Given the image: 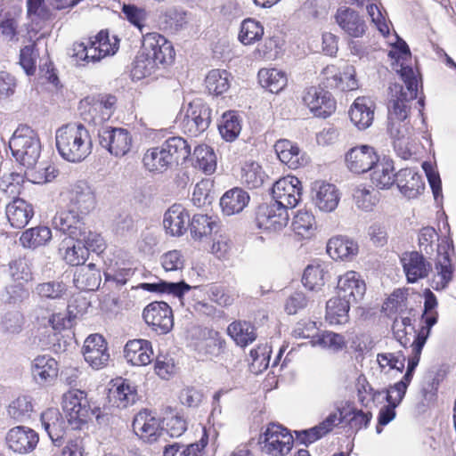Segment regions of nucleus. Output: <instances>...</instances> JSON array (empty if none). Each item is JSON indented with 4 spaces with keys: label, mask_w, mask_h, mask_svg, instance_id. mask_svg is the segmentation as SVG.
<instances>
[{
    "label": "nucleus",
    "mask_w": 456,
    "mask_h": 456,
    "mask_svg": "<svg viewBox=\"0 0 456 456\" xmlns=\"http://www.w3.org/2000/svg\"><path fill=\"white\" fill-rule=\"evenodd\" d=\"M396 42L389 51L393 69L403 79V86L395 83L390 86L391 99L388 105V131L397 156L408 159L412 154V128L405 119L408 117V102L417 97L418 81L411 66V55L407 44L397 36Z\"/></svg>",
    "instance_id": "obj_1"
},
{
    "label": "nucleus",
    "mask_w": 456,
    "mask_h": 456,
    "mask_svg": "<svg viewBox=\"0 0 456 456\" xmlns=\"http://www.w3.org/2000/svg\"><path fill=\"white\" fill-rule=\"evenodd\" d=\"M55 142L59 154L69 162H81L92 152L90 134L82 124L61 126L55 133Z\"/></svg>",
    "instance_id": "obj_2"
},
{
    "label": "nucleus",
    "mask_w": 456,
    "mask_h": 456,
    "mask_svg": "<svg viewBox=\"0 0 456 456\" xmlns=\"http://www.w3.org/2000/svg\"><path fill=\"white\" fill-rule=\"evenodd\" d=\"M190 154V145L184 139L171 137L160 146L147 150L142 162L150 172L163 173L174 163L187 159Z\"/></svg>",
    "instance_id": "obj_3"
},
{
    "label": "nucleus",
    "mask_w": 456,
    "mask_h": 456,
    "mask_svg": "<svg viewBox=\"0 0 456 456\" xmlns=\"http://www.w3.org/2000/svg\"><path fill=\"white\" fill-rule=\"evenodd\" d=\"M118 44L117 37H110L109 32L102 30L86 43H74L70 57L81 65L97 62L106 56L113 55L118 49Z\"/></svg>",
    "instance_id": "obj_4"
},
{
    "label": "nucleus",
    "mask_w": 456,
    "mask_h": 456,
    "mask_svg": "<svg viewBox=\"0 0 456 456\" xmlns=\"http://www.w3.org/2000/svg\"><path fill=\"white\" fill-rule=\"evenodd\" d=\"M9 147L20 165L26 168L36 167L41 154V142L32 128L19 126L9 141Z\"/></svg>",
    "instance_id": "obj_5"
},
{
    "label": "nucleus",
    "mask_w": 456,
    "mask_h": 456,
    "mask_svg": "<svg viewBox=\"0 0 456 456\" xmlns=\"http://www.w3.org/2000/svg\"><path fill=\"white\" fill-rule=\"evenodd\" d=\"M62 408L73 429H80L92 414L86 392L78 389L69 390L63 395Z\"/></svg>",
    "instance_id": "obj_6"
},
{
    "label": "nucleus",
    "mask_w": 456,
    "mask_h": 456,
    "mask_svg": "<svg viewBox=\"0 0 456 456\" xmlns=\"http://www.w3.org/2000/svg\"><path fill=\"white\" fill-rule=\"evenodd\" d=\"M438 302L435 294L428 289L424 291V310L420 318V328L416 331V336L411 343V351L421 354L422 349L430 335L432 327L437 323Z\"/></svg>",
    "instance_id": "obj_7"
},
{
    "label": "nucleus",
    "mask_w": 456,
    "mask_h": 456,
    "mask_svg": "<svg viewBox=\"0 0 456 456\" xmlns=\"http://www.w3.org/2000/svg\"><path fill=\"white\" fill-rule=\"evenodd\" d=\"M262 450L272 456H282L292 448L293 436L284 427L271 423L261 436Z\"/></svg>",
    "instance_id": "obj_8"
},
{
    "label": "nucleus",
    "mask_w": 456,
    "mask_h": 456,
    "mask_svg": "<svg viewBox=\"0 0 456 456\" xmlns=\"http://www.w3.org/2000/svg\"><path fill=\"white\" fill-rule=\"evenodd\" d=\"M210 122V108L201 102L195 101L189 103L182 120V127L185 134L196 137L208 129Z\"/></svg>",
    "instance_id": "obj_9"
},
{
    "label": "nucleus",
    "mask_w": 456,
    "mask_h": 456,
    "mask_svg": "<svg viewBox=\"0 0 456 456\" xmlns=\"http://www.w3.org/2000/svg\"><path fill=\"white\" fill-rule=\"evenodd\" d=\"M288 208L273 201L259 206L256 212L258 228L277 232L285 228L289 223Z\"/></svg>",
    "instance_id": "obj_10"
},
{
    "label": "nucleus",
    "mask_w": 456,
    "mask_h": 456,
    "mask_svg": "<svg viewBox=\"0 0 456 456\" xmlns=\"http://www.w3.org/2000/svg\"><path fill=\"white\" fill-rule=\"evenodd\" d=\"M321 77L327 87L340 91H352L358 88L355 69L352 65L345 64L343 67L328 65L322 70Z\"/></svg>",
    "instance_id": "obj_11"
},
{
    "label": "nucleus",
    "mask_w": 456,
    "mask_h": 456,
    "mask_svg": "<svg viewBox=\"0 0 456 456\" xmlns=\"http://www.w3.org/2000/svg\"><path fill=\"white\" fill-rule=\"evenodd\" d=\"M100 144L115 157L126 155L133 145L130 132L125 128L104 127L99 132Z\"/></svg>",
    "instance_id": "obj_12"
},
{
    "label": "nucleus",
    "mask_w": 456,
    "mask_h": 456,
    "mask_svg": "<svg viewBox=\"0 0 456 456\" xmlns=\"http://www.w3.org/2000/svg\"><path fill=\"white\" fill-rule=\"evenodd\" d=\"M272 195L273 202L288 209L293 208L301 200V182L293 175L282 177L273 184Z\"/></svg>",
    "instance_id": "obj_13"
},
{
    "label": "nucleus",
    "mask_w": 456,
    "mask_h": 456,
    "mask_svg": "<svg viewBox=\"0 0 456 456\" xmlns=\"http://www.w3.org/2000/svg\"><path fill=\"white\" fill-rule=\"evenodd\" d=\"M145 322L159 334L168 333L174 326L171 307L163 301L149 304L142 312Z\"/></svg>",
    "instance_id": "obj_14"
},
{
    "label": "nucleus",
    "mask_w": 456,
    "mask_h": 456,
    "mask_svg": "<svg viewBox=\"0 0 456 456\" xmlns=\"http://www.w3.org/2000/svg\"><path fill=\"white\" fill-rule=\"evenodd\" d=\"M141 50L153 58L159 65L169 64L175 58L171 42L156 32L143 35Z\"/></svg>",
    "instance_id": "obj_15"
},
{
    "label": "nucleus",
    "mask_w": 456,
    "mask_h": 456,
    "mask_svg": "<svg viewBox=\"0 0 456 456\" xmlns=\"http://www.w3.org/2000/svg\"><path fill=\"white\" fill-rule=\"evenodd\" d=\"M69 208L82 216L89 214L96 207V196L93 187L85 181H77L68 191Z\"/></svg>",
    "instance_id": "obj_16"
},
{
    "label": "nucleus",
    "mask_w": 456,
    "mask_h": 456,
    "mask_svg": "<svg viewBox=\"0 0 456 456\" xmlns=\"http://www.w3.org/2000/svg\"><path fill=\"white\" fill-rule=\"evenodd\" d=\"M133 430L140 439L149 444L156 442L164 434L159 419L146 409L140 411L134 416Z\"/></svg>",
    "instance_id": "obj_17"
},
{
    "label": "nucleus",
    "mask_w": 456,
    "mask_h": 456,
    "mask_svg": "<svg viewBox=\"0 0 456 456\" xmlns=\"http://www.w3.org/2000/svg\"><path fill=\"white\" fill-rule=\"evenodd\" d=\"M303 102L316 117L327 118L336 110L331 94L322 88L312 86L304 92Z\"/></svg>",
    "instance_id": "obj_18"
},
{
    "label": "nucleus",
    "mask_w": 456,
    "mask_h": 456,
    "mask_svg": "<svg viewBox=\"0 0 456 456\" xmlns=\"http://www.w3.org/2000/svg\"><path fill=\"white\" fill-rule=\"evenodd\" d=\"M7 447L19 454L32 452L38 442V434L32 428L25 426H17L11 428L5 437Z\"/></svg>",
    "instance_id": "obj_19"
},
{
    "label": "nucleus",
    "mask_w": 456,
    "mask_h": 456,
    "mask_svg": "<svg viewBox=\"0 0 456 456\" xmlns=\"http://www.w3.org/2000/svg\"><path fill=\"white\" fill-rule=\"evenodd\" d=\"M400 263L408 283H416L428 276L432 265L426 257L417 251L403 252Z\"/></svg>",
    "instance_id": "obj_20"
},
{
    "label": "nucleus",
    "mask_w": 456,
    "mask_h": 456,
    "mask_svg": "<svg viewBox=\"0 0 456 456\" xmlns=\"http://www.w3.org/2000/svg\"><path fill=\"white\" fill-rule=\"evenodd\" d=\"M82 352L85 361L94 370L104 368L110 360L107 343L99 334H92L86 338Z\"/></svg>",
    "instance_id": "obj_21"
},
{
    "label": "nucleus",
    "mask_w": 456,
    "mask_h": 456,
    "mask_svg": "<svg viewBox=\"0 0 456 456\" xmlns=\"http://www.w3.org/2000/svg\"><path fill=\"white\" fill-rule=\"evenodd\" d=\"M312 200L320 211L330 213L337 208L340 192L332 183L315 181L312 186Z\"/></svg>",
    "instance_id": "obj_22"
},
{
    "label": "nucleus",
    "mask_w": 456,
    "mask_h": 456,
    "mask_svg": "<svg viewBox=\"0 0 456 456\" xmlns=\"http://www.w3.org/2000/svg\"><path fill=\"white\" fill-rule=\"evenodd\" d=\"M378 159L374 148L369 145L354 147L346 152L345 157L347 168L355 174L370 170Z\"/></svg>",
    "instance_id": "obj_23"
},
{
    "label": "nucleus",
    "mask_w": 456,
    "mask_h": 456,
    "mask_svg": "<svg viewBox=\"0 0 456 456\" xmlns=\"http://www.w3.org/2000/svg\"><path fill=\"white\" fill-rule=\"evenodd\" d=\"M110 401L118 408L125 409L134 404L139 396L136 386L129 379L118 378L110 388Z\"/></svg>",
    "instance_id": "obj_24"
},
{
    "label": "nucleus",
    "mask_w": 456,
    "mask_h": 456,
    "mask_svg": "<svg viewBox=\"0 0 456 456\" xmlns=\"http://www.w3.org/2000/svg\"><path fill=\"white\" fill-rule=\"evenodd\" d=\"M366 291V285L360 274L356 272L349 271L340 275L338 281V295L351 303H356L361 300Z\"/></svg>",
    "instance_id": "obj_25"
},
{
    "label": "nucleus",
    "mask_w": 456,
    "mask_h": 456,
    "mask_svg": "<svg viewBox=\"0 0 456 456\" xmlns=\"http://www.w3.org/2000/svg\"><path fill=\"white\" fill-rule=\"evenodd\" d=\"M375 102L367 96L357 97L349 110L352 123L360 130L370 127L374 119Z\"/></svg>",
    "instance_id": "obj_26"
},
{
    "label": "nucleus",
    "mask_w": 456,
    "mask_h": 456,
    "mask_svg": "<svg viewBox=\"0 0 456 456\" xmlns=\"http://www.w3.org/2000/svg\"><path fill=\"white\" fill-rule=\"evenodd\" d=\"M420 355L421 354H417L416 352L411 351V355L409 357L408 366L404 376L400 381L390 386L387 389L386 399L387 403L395 406H398L401 403L405 395L408 386L412 379L413 372L419 362Z\"/></svg>",
    "instance_id": "obj_27"
},
{
    "label": "nucleus",
    "mask_w": 456,
    "mask_h": 456,
    "mask_svg": "<svg viewBox=\"0 0 456 456\" xmlns=\"http://www.w3.org/2000/svg\"><path fill=\"white\" fill-rule=\"evenodd\" d=\"M189 224L190 215L182 205H173L164 215L163 226L167 233L172 236L183 235L187 231Z\"/></svg>",
    "instance_id": "obj_28"
},
{
    "label": "nucleus",
    "mask_w": 456,
    "mask_h": 456,
    "mask_svg": "<svg viewBox=\"0 0 456 456\" xmlns=\"http://www.w3.org/2000/svg\"><path fill=\"white\" fill-rule=\"evenodd\" d=\"M124 355L132 365L145 366L153 358L151 342L146 339L129 340L125 346Z\"/></svg>",
    "instance_id": "obj_29"
},
{
    "label": "nucleus",
    "mask_w": 456,
    "mask_h": 456,
    "mask_svg": "<svg viewBox=\"0 0 456 456\" xmlns=\"http://www.w3.org/2000/svg\"><path fill=\"white\" fill-rule=\"evenodd\" d=\"M41 424L52 442L60 446L65 433V420L56 408H50L42 412L40 417Z\"/></svg>",
    "instance_id": "obj_30"
},
{
    "label": "nucleus",
    "mask_w": 456,
    "mask_h": 456,
    "mask_svg": "<svg viewBox=\"0 0 456 456\" xmlns=\"http://www.w3.org/2000/svg\"><path fill=\"white\" fill-rule=\"evenodd\" d=\"M83 216L69 208L67 210L60 211L54 216L53 225L55 229L69 234L70 238L75 240L85 225L82 221Z\"/></svg>",
    "instance_id": "obj_31"
},
{
    "label": "nucleus",
    "mask_w": 456,
    "mask_h": 456,
    "mask_svg": "<svg viewBox=\"0 0 456 456\" xmlns=\"http://www.w3.org/2000/svg\"><path fill=\"white\" fill-rule=\"evenodd\" d=\"M274 150L279 159L291 169H297L306 163L297 143L289 140H278L274 144Z\"/></svg>",
    "instance_id": "obj_32"
},
{
    "label": "nucleus",
    "mask_w": 456,
    "mask_h": 456,
    "mask_svg": "<svg viewBox=\"0 0 456 456\" xmlns=\"http://www.w3.org/2000/svg\"><path fill=\"white\" fill-rule=\"evenodd\" d=\"M395 182L400 191L409 199L417 197L424 190L421 175L411 168H402L396 174Z\"/></svg>",
    "instance_id": "obj_33"
},
{
    "label": "nucleus",
    "mask_w": 456,
    "mask_h": 456,
    "mask_svg": "<svg viewBox=\"0 0 456 456\" xmlns=\"http://www.w3.org/2000/svg\"><path fill=\"white\" fill-rule=\"evenodd\" d=\"M34 215L32 205L16 198L6 206V216L10 224L16 229L25 227Z\"/></svg>",
    "instance_id": "obj_34"
},
{
    "label": "nucleus",
    "mask_w": 456,
    "mask_h": 456,
    "mask_svg": "<svg viewBox=\"0 0 456 456\" xmlns=\"http://www.w3.org/2000/svg\"><path fill=\"white\" fill-rule=\"evenodd\" d=\"M336 20L339 27L351 37H359L365 32L364 20L352 9L339 8L336 14Z\"/></svg>",
    "instance_id": "obj_35"
},
{
    "label": "nucleus",
    "mask_w": 456,
    "mask_h": 456,
    "mask_svg": "<svg viewBox=\"0 0 456 456\" xmlns=\"http://www.w3.org/2000/svg\"><path fill=\"white\" fill-rule=\"evenodd\" d=\"M357 252L358 245L346 237L331 238L327 244V253L335 260H350Z\"/></svg>",
    "instance_id": "obj_36"
},
{
    "label": "nucleus",
    "mask_w": 456,
    "mask_h": 456,
    "mask_svg": "<svg viewBox=\"0 0 456 456\" xmlns=\"http://www.w3.org/2000/svg\"><path fill=\"white\" fill-rule=\"evenodd\" d=\"M73 281L78 289L93 291L100 286L101 274L94 264L83 265L76 269Z\"/></svg>",
    "instance_id": "obj_37"
},
{
    "label": "nucleus",
    "mask_w": 456,
    "mask_h": 456,
    "mask_svg": "<svg viewBox=\"0 0 456 456\" xmlns=\"http://www.w3.org/2000/svg\"><path fill=\"white\" fill-rule=\"evenodd\" d=\"M249 201L248 192L240 188L227 191L220 200V206L224 214L232 216L241 212Z\"/></svg>",
    "instance_id": "obj_38"
},
{
    "label": "nucleus",
    "mask_w": 456,
    "mask_h": 456,
    "mask_svg": "<svg viewBox=\"0 0 456 456\" xmlns=\"http://www.w3.org/2000/svg\"><path fill=\"white\" fill-rule=\"evenodd\" d=\"M57 362L49 355L37 356L31 364L33 378L37 383H45L57 376Z\"/></svg>",
    "instance_id": "obj_39"
},
{
    "label": "nucleus",
    "mask_w": 456,
    "mask_h": 456,
    "mask_svg": "<svg viewBox=\"0 0 456 456\" xmlns=\"http://www.w3.org/2000/svg\"><path fill=\"white\" fill-rule=\"evenodd\" d=\"M370 170L371 182L379 189H388L395 182L396 175L394 174V164L391 159H378Z\"/></svg>",
    "instance_id": "obj_40"
},
{
    "label": "nucleus",
    "mask_w": 456,
    "mask_h": 456,
    "mask_svg": "<svg viewBox=\"0 0 456 456\" xmlns=\"http://www.w3.org/2000/svg\"><path fill=\"white\" fill-rule=\"evenodd\" d=\"M351 301L338 295L330 298L326 304V320L330 324H343L348 321Z\"/></svg>",
    "instance_id": "obj_41"
},
{
    "label": "nucleus",
    "mask_w": 456,
    "mask_h": 456,
    "mask_svg": "<svg viewBox=\"0 0 456 456\" xmlns=\"http://www.w3.org/2000/svg\"><path fill=\"white\" fill-rule=\"evenodd\" d=\"M117 99L110 94L98 95L92 100L90 112L96 121H106L113 115L116 107Z\"/></svg>",
    "instance_id": "obj_42"
},
{
    "label": "nucleus",
    "mask_w": 456,
    "mask_h": 456,
    "mask_svg": "<svg viewBox=\"0 0 456 456\" xmlns=\"http://www.w3.org/2000/svg\"><path fill=\"white\" fill-rule=\"evenodd\" d=\"M258 80L271 93H279L287 85L286 74L277 69H261L258 71Z\"/></svg>",
    "instance_id": "obj_43"
},
{
    "label": "nucleus",
    "mask_w": 456,
    "mask_h": 456,
    "mask_svg": "<svg viewBox=\"0 0 456 456\" xmlns=\"http://www.w3.org/2000/svg\"><path fill=\"white\" fill-rule=\"evenodd\" d=\"M52 239V232L47 226H37L22 232L20 241L24 248H36L45 245Z\"/></svg>",
    "instance_id": "obj_44"
},
{
    "label": "nucleus",
    "mask_w": 456,
    "mask_h": 456,
    "mask_svg": "<svg viewBox=\"0 0 456 456\" xmlns=\"http://www.w3.org/2000/svg\"><path fill=\"white\" fill-rule=\"evenodd\" d=\"M266 178L262 167L256 161H246L240 170L241 183L250 189L260 187Z\"/></svg>",
    "instance_id": "obj_45"
},
{
    "label": "nucleus",
    "mask_w": 456,
    "mask_h": 456,
    "mask_svg": "<svg viewBox=\"0 0 456 456\" xmlns=\"http://www.w3.org/2000/svg\"><path fill=\"white\" fill-rule=\"evenodd\" d=\"M291 228L297 236L310 238L316 229L315 218L307 210H298L292 218Z\"/></svg>",
    "instance_id": "obj_46"
},
{
    "label": "nucleus",
    "mask_w": 456,
    "mask_h": 456,
    "mask_svg": "<svg viewBox=\"0 0 456 456\" xmlns=\"http://www.w3.org/2000/svg\"><path fill=\"white\" fill-rule=\"evenodd\" d=\"M142 50L136 55L134 62L131 74L134 79L140 80L154 74L159 66L153 58L147 55Z\"/></svg>",
    "instance_id": "obj_47"
},
{
    "label": "nucleus",
    "mask_w": 456,
    "mask_h": 456,
    "mask_svg": "<svg viewBox=\"0 0 456 456\" xmlns=\"http://www.w3.org/2000/svg\"><path fill=\"white\" fill-rule=\"evenodd\" d=\"M227 331L240 346H246L256 338L254 326L247 322H234L228 326Z\"/></svg>",
    "instance_id": "obj_48"
},
{
    "label": "nucleus",
    "mask_w": 456,
    "mask_h": 456,
    "mask_svg": "<svg viewBox=\"0 0 456 456\" xmlns=\"http://www.w3.org/2000/svg\"><path fill=\"white\" fill-rule=\"evenodd\" d=\"M221 136L227 142H233L241 131V123L235 111H228L223 114L218 125Z\"/></svg>",
    "instance_id": "obj_49"
},
{
    "label": "nucleus",
    "mask_w": 456,
    "mask_h": 456,
    "mask_svg": "<svg viewBox=\"0 0 456 456\" xmlns=\"http://www.w3.org/2000/svg\"><path fill=\"white\" fill-rule=\"evenodd\" d=\"M24 177L21 174L11 172L0 175V198H14L20 194Z\"/></svg>",
    "instance_id": "obj_50"
},
{
    "label": "nucleus",
    "mask_w": 456,
    "mask_h": 456,
    "mask_svg": "<svg viewBox=\"0 0 456 456\" xmlns=\"http://www.w3.org/2000/svg\"><path fill=\"white\" fill-rule=\"evenodd\" d=\"M195 167L205 174L211 175L216 168V156L214 150L208 145H199L193 152Z\"/></svg>",
    "instance_id": "obj_51"
},
{
    "label": "nucleus",
    "mask_w": 456,
    "mask_h": 456,
    "mask_svg": "<svg viewBox=\"0 0 456 456\" xmlns=\"http://www.w3.org/2000/svg\"><path fill=\"white\" fill-rule=\"evenodd\" d=\"M436 273L432 279V288L442 290L447 287L452 279V266L447 255L442 256L436 265Z\"/></svg>",
    "instance_id": "obj_52"
},
{
    "label": "nucleus",
    "mask_w": 456,
    "mask_h": 456,
    "mask_svg": "<svg viewBox=\"0 0 456 456\" xmlns=\"http://www.w3.org/2000/svg\"><path fill=\"white\" fill-rule=\"evenodd\" d=\"M325 267L320 264L309 265L304 272L302 281L309 290L319 291L325 284Z\"/></svg>",
    "instance_id": "obj_53"
},
{
    "label": "nucleus",
    "mask_w": 456,
    "mask_h": 456,
    "mask_svg": "<svg viewBox=\"0 0 456 456\" xmlns=\"http://www.w3.org/2000/svg\"><path fill=\"white\" fill-rule=\"evenodd\" d=\"M263 35L264 27L259 21L254 19H246L240 24L238 38L244 45H249L259 41Z\"/></svg>",
    "instance_id": "obj_54"
},
{
    "label": "nucleus",
    "mask_w": 456,
    "mask_h": 456,
    "mask_svg": "<svg viewBox=\"0 0 456 456\" xmlns=\"http://www.w3.org/2000/svg\"><path fill=\"white\" fill-rule=\"evenodd\" d=\"M229 77V73L224 69L210 70L205 79L207 89L212 94H222L230 87Z\"/></svg>",
    "instance_id": "obj_55"
},
{
    "label": "nucleus",
    "mask_w": 456,
    "mask_h": 456,
    "mask_svg": "<svg viewBox=\"0 0 456 456\" xmlns=\"http://www.w3.org/2000/svg\"><path fill=\"white\" fill-rule=\"evenodd\" d=\"M208 444V439L201 437L200 442L190 444L175 443L164 450V456H201L202 450Z\"/></svg>",
    "instance_id": "obj_56"
},
{
    "label": "nucleus",
    "mask_w": 456,
    "mask_h": 456,
    "mask_svg": "<svg viewBox=\"0 0 456 456\" xmlns=\"http://www.w3.org/2000/svg\"><path fill=\"white\" fill-rule=\"evenodd\" d=\"M189 226L192 238L201 240L212 233L213 229L216 226V222L208 215L197 214L190 221Z\"/></svg>",
    "instance_id": "obj_57"
},
{
    "label": "nucleus",
    "mask_w": 456,
    "mask_h": 456,
    "mask_svg": "<svg viewBox=\"0 0 456 456\" xmlns=\"http://www.w3.org/2000/svg\"><path fill=\"white\" fill-rule=\"evenodd\" d=\"M33 411L29 396L21 395L12 401L7 408L8 415L17 421H24L30 417Z\"/></svg>",
    "instance_id": "obj_58"
},
{
    "label": "nucleus",
    "mask_w": 456,
    "mask_h": 456,
    "mask_svg": "<svg viewBox=\"0 0 456 456\" xmlns=\"http://www.w3.org/2000/svg\"><path fill=\"white\" fill-rule=\"evenodd\" d=\"M142 287L149 291L168 293L178 297L192 288L184 281L169 282L165 281L158 283H143Z\"/></svg>",
    "instance_id": "obj_59"
},
{
    "label": "nucleus",
    "mask_w": 456,
    "mask_h": 456,
    "mask_svg": "<svg viewBox=\"0 0 456 456\" xmlns=\"http://www.w3.org/2000/svg\"><path fill=\"white\" fill-rule=\"evenodd\" d=\"M75 240L80 242V245L84 246L88 253L89 250L100 253L104 249L105 244L103 238L99 233L89 230L86 224L77 234Z\"/></svg>",
    "instance_id": "obj_60"
},
{
    "label": "nucleus",
    "mask_w": 456,
    "mask_h": 456,
    "mask_svg": "<svg viewBox=\"0 0 456 456\" xmlns=\"http://www.w3.org/2000/svg\"><path fill=\"white\" fill-rule=\"evenodd\" d=\"M313 346H319L332 351H339L346 346L345 338L332 331H323L316 334V338L311 340Z\"/></svg>",
    "instance_id": "obj_61"
},
{
    "label": "nucleus",
    "mask_w": 456,
    "mask_h": 456,
    "mask_svg": "<svg viewBox=\"0 0 456 456\" xmlns=\"http://www.w3.org/2000/svg\"><path fill=\"white\" fill-rule=\"evenodd\" d=\"M35 291L42 298L59 299L66 293L67 287L61 281H52L37 284Z\"/></svg>",
    "instance_id": "obj_62"
},
{
    "label": "nucleus",
    "mask_w": 456,
    "mask_h": 456,
    "mask_svg": "<svg viewBox=\"0 0 456 456\" xmlns=\"http://www.w3.org/2000/svg\"><path fill=\"white\" fill-rule=\"evenodd\" d=\"M9 273L14 281H30L32 279V271L29 260L20 257L12 261L9 265Z\"/></svg>",
    "instance_id": "obj_63"
},
{
    "label": "nucleus",
    "mask_w": 456,
    "mask_h": 456,
    "mask_svg": "<svg viewBox=\"0 0 456 456\" xmlns=\"http://www.w3.org/2000/svg\"><path fill=\"white\" fill-rule=\"evenodd\" d=\"M353 198L356 207L364 211L371 210L377 202L373 191L363 185H358L354 189Z\"/></svg>",
    "instance_id": "obj_64"
}]
</instances>
